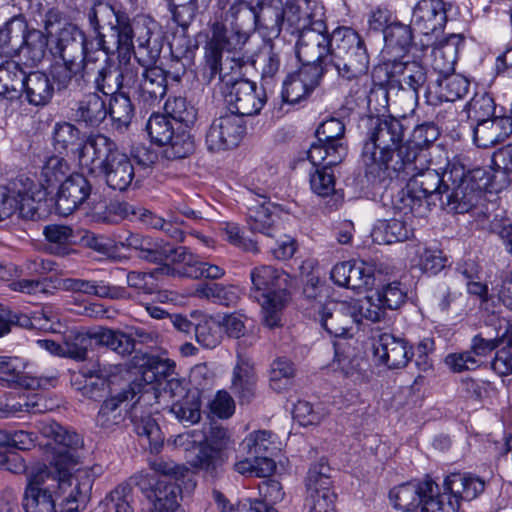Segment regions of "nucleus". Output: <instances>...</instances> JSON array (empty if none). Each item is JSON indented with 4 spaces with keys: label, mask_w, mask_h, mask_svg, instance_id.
<instances>
[{
    "label": "nucleus",
    "mask_w": 512,
    "mask_h": 512,
    "mask_svg": "<svg viewBox=\"0 0 512 512\" xmlns=\"http://www.w3.org/2000/svg\"><path fill=\"white\" fill-rule=\"evenodd\" d=\"M436 492L437 484L425 478L394 487L389 498L395 508L406 512H455L456 501L444 503L442 498H435Z\"/></svg>",
    "instance_id": "obj_7"
},
{
    "label": "nucleus",
    "mask_w": 512,
    "mask_h": 512,
    "mask_svg": "<svg viewBox=\"0 0 512 512\" xmlns=\"http://www.w3.org/2000/svg\"><path fill=\"white\" fill-rule=\"evenodd\" d=\"M248 41V35L238 31L231 37H227V29L221 22H214L211 25L210 36L205 45V64L202 71V78L210 84L217 77L221 79V61L224 51L241 50Z\"/></svg>",
    "instance_id": "obj_10"
},
{
    "label": "nucleus",
    "mask_w": 512,
    "mask_h": 512,
    "mask_svg": "<svg viewBox=\"0 0 512 512\" xmlns=\"http://www.w3.org/2000/svg\"><path fill=\"white\" fill-rule=\"evenodd\" d=\"M445 200H440L444 210L454 214H464L477 207L482 198L467 185L449 181L448 189H444Z\"/></svg>",
    "instance_id": "obj_38"
},
{
    "label": "nucleus",
    "mask_w": 512,
    "mask_h": 512,
    "mask_svg": "<svg viewBox=\"0 0 512 512\" xmlns=\"http://www.w3.org/2000/svg\"><path fill=\"white\" fill-rule=\"evenodd\" d=\"M105 99L97 93L85 94L73 108L75 121L88 127H98L107 117Z\"/></svg>",
    "instance_id": "obj_40"
},
{
    "label": "nucleus",
    "mask_w": 512,
    "mask_h": 512,
    "mask_svg": "<svg viewBox=\"0 0 512 512\" xmlns=\"http://www.w3.org/2000/svg\"><path fill=\"white\" fill-rule=\"evenodd\" d=\"M316 23V27H310L298 33L296 56L302 66L321 67L324 74L328 72L327 62L333 49V33L328 34L326 23Z\"/></svg>",
    "instance_id": "obj_12"
},
{
    "label": "nucleus",
    "mask_w": 512,
    "mask_h": 512,
    "mask_svg": "<svg viewBox=\"0 0 512 512\" xmlns=\"http://www.w3.org/2000/svg\"><path fill=\"white\" fill-rule=\"evenodd\" d=\"M416 158L411 159L412 169L404 168L393 171L392 178L409 177L406 190L401 196L400 209L404 210L406 215L408 212L416 217H425L437 201L444 196V189L449 187V177L447 169L444 173H439L435 169L426 167L428 163V153L418 151Z\"/></svg>",
    "instance_id": "obj_3"
},
{
    "label": "nucleus",
    "mask_w": 512,
    "mask_h": 512,
    "mask_svg": "<svg viewBox=\"0 0 512 512\" xmlns=\"http://www.w3.org/2000/svg\"><path fill=\"white\" fill-rule=\"evenodd\" d=\"M392 74L402 77L401 82L413 92L416 101L420 98V93L423 92L425 102L430 103L432 92H435L434 88L437 87L435 80H430L425 66L417 61L394 62Z\"/></svg>",
    "instance_id": "obj_26"
},
{
    "label": "nucleus",
    "mask_w": 512,
    "mask_h": 512,
    "mask_svg": "<svg viewBox=\"0 0 512 512\" xmlns=\"http://www.w3.org/2000/svg\"><path fill=\"white\" fill-rule=\"evenodd\" d=\"M12 325L27 329L52 330L54 324L59 322V315L52 306H44L31 315L12 313L10 311Z\"/></svg>",
    "instance_id": "obj_50"
},
{
    "label": "nucleus",
    "mask_w": 512,
    "mask_h": 512,
    "mask_svg": "<svg viewBox=\"0 0 512 512\" xmlns=\"http://www.w3.org/2000/svg\"><path fill=\"white\" fill-rule=\"evenodd\" d=\"M92 186L85 176L71 174L61 184L56 200L59 214L68 216L80 207L91 195Z\"/></svg>",
    "instance_id": "obj_27"
},
{
    "label": "nucleus",
    "mask_w": 512,
    "mask_h": 512,
    "mask_svg": "<svg viewBox=\"0 0 512 512\" xmlns=\"http://www.w3.org/2000/svg\"><path fill=\"white\" fill-rule=\"evenodd\" d=\"M122 18L123 16L117 15L114 8L110 4L104 2H97L94 4V6L88 12V20L90 26L97 34L96 45H98L101 38L105 40L106 37L101 33V29H103L105 26H109L111 29L112 26L117 24V20Z\"/></svg>",
    "instance_id": "obj_61"
},
{
    "label": "nucleus",
    "mask_w": 512,
    "mask_h": 512,
    "mask_svg": "<svg viewBox=\"0 0 512 512\" xmlns=\"http://www.w3.org/2000/svg\"><path fill=\"white\" fill-rule=\"evenodd\" d=\"M56 54L62 60L87 62L91 51H105L99 44L88 41L85 34L75 25L67 24L58 33Z\"/></svg>",
    "instance_id": "obj_23"
},
{
    "label": "nucleus",
    "mask_w": 512,
    "mask_h": 512,
    "mask_svg": "<svg viewBox=\"0 0 512 512\" xmlns=\"http://www.w3.org/2000/svg\"><path fill=\"white\" fill-rule=\"evenodd\" d=\"M74 461V458L60 456L54 463V470H49L47 465L32 469L23 500L26 512H56L53 493L63 496L67 504L76 503L70 510H78L80 504L85 503L91 483L88 480L74 482L68 479Z\"/></svg>",
    "instance_id": "obj_2"
},
{
    "label": "nucleus",
    "mask_w": 512,
    "mask_h": 512,
    "mask_svg": "<svg viewBox=\"0 0 512 512\" xmlns=\"http://www.w3.org/2000/svg\"><path fill=\"white\" fill-rule=\"evenodd\" d=\"M44 196L29 178L20 177L10 187H0V221L17 211L26 218L34 217L38 210L37 201Z\"/></svg>",
    "instance_id": "obj_11"
},
{
    "label": "nucleus",
    "mask_w": 512,
    "mask_h": 512,
    "mask_svg": "<svg viewBox=\"0 0 512 512\" xmlns=\"http://www.w3.org/2000/svg\"><path fill=\"white\" fill-rule=\"evenodd\" d=\"M173 266L165 265L160 268L162 274L188 277L198 279L201 278V260L193 253L189 252L186 247L173 248L170 258Z\"/></svg>",
    "instance_id": "obj_44"
},
{
    "label": "nucleus",
    "mask_w": 512,
    "mask_h": 512,
    "mask_svg": "<svg viewBox=\"0 0 512 512\" xmlns=\"http://www.w3.org/2000/svg\"><path fill=\"white\" fill-rule=\"evenodd\" d=\"M137 42L136 57L140 62L153 63L162 50V32L160 25L149 16H138L134 22Z\"/></svg>",
    "instance_id": "obj_22"
},
{
    "label": "nucleus",
    "mask_w": 512,
    "mask_h": 512,
    "mask_svg": "<svg viewBox=\"0 0 512 512\" xmlns=\"http://www.w3.org/2000/svg\"><path fill=\"white\" fill-rule=\"evenodd\" d=\"M196 48L197 46L192 44L189 38L185 36L174 37L170 43V49L175 60H172L170 70L166 71L167 77L172 78L174 81H179L186 71V65L182 59H190Z\"/></svg>",
    "instance_id": "obj_56"
},
{
    "label": "nucleus",
    "mask_w": 512,
    "mask_h": 512,
    "mask_svg": "<svg viewBox=\"0 0 512 512\" xmlns=\"http://www.w3.org/2000/svg\"><path fill=\"white\" fill-rule=\"evenodd\" d=\"M411 233L406 220L394 217L378 220L371 231V237L374 243L385 245L405 241Z\"/></svg>",
    "instance_id": "obj_45"
},
{
    "label": "nucleus",
    "mask_w": 512,
    "mask_h": 512,
    "mask_svg": "<svg viewBox=\"0 0 512 512\" xmlns=\"http://www.w3.org/2000/svg\"><path fill=\"white\" fill-rule=\"evenodd\" d=\"M23 89L28 102L35 106L46 105L52 98L54 87L43 72H31L27 75Z\"/></svg>",
    "instance_id": "obj_48"
},
{
    "label": "nucleus",
    "mask_w": 512,
    "mask_h": 512,
    "mask_svg": "<svg viewBox=\"0 0 512 512\" xmlns=\"http://www.w3.org/2000/svg\"><path fill=\"white\" fill-rule=\"evenodd\" d=\"M323 464L312 466L306 480L305 509L307 512H334L336 494Z\"/></svg>",
    "instance_id": "obj_17"
},
{
    "label": "nucleus",
    "mask_w": 512,
    "mask_h": 512,
    "mask_svg": "<svg viewBox=\"0 0 512 512\" xmlns=\"http://www.w3.org/2000/svg\"><path fill=\"white\" fill-rule=\"evenodd\" d=\"M95 134H91L86 139L82 137L81 131L72 123H56L53 128V146L60 153H73L78 156L81 164L82 152L90 139Z\"/></svg>",
    "instance_id": "obj_39"
},
{
    "label": "nucleus",
    "mask_w": 512,
    "mask_h": 512,
    "mask_svg": "<svg viewBox=\"0 0 512 512\" xmlns=\"http://www.w3.org/2000/svg\"><path fill=\"white\" fill-rule=\"evenodd\" d=\"M443 78L435 80V92H432L430 105H436L438 102H454L464 97L469 90V81L459 74H442Z\"/></svg>",
    "instance_id": "obj_42"
},
{
    "label": "nucleus",
    "mask_w": 512,
    "mask_h": 512,
    "mask_svg": "<svg viewBox=\"0 0 512 512\" xmlns=\"http://www.w3.org/2000/svg\"><path fill=\"white\" fill-rule=\"evenodd\" d=\"M263 15H274L273 26H281L285 19L290 25L294 26L297 32L310 27H316L317 23L325 24V11L324 7L319 0H289L285 9L281 8H263ZM263 26L269 28L268 23H263Z\"/></svg>",
    "instance_id": "obj_13"
},
{
    "label": "nucleus",
    "mask_w": 512,
    "mask_h": 512,
    "mask_svg": "<svg viewBox=\"0 0 512 512\" xmlns=\"http://www.w3.org/2000/svg\"><path fill=\"white\" fill-rule=\"evenodd\" d=\"M58 287L64 291L95 295L101 298L126 299L129 296L124 287L110 285L104 281L64 278L58 281Z\"/></svg>",
    "instance_id": "obj_37"
},
{
    "label": "nucleus",
    "mask_w": 512,
    "mask_h": 512,
    "mask_svg": "<svg viewBox=\"0 0 512 512\" xmlns=\"http://www.w3.org/2000/svg\"><path fill=\"white\" fill-rule=\"evenodd\" d=\"M92 335L95 338V344L106 346L119 355H129L134 350V340L119 330L95 327V332Z\"/></svg>",
    "instance_id": "obj_53"
},
{
    "label": "nucleus",
    "mask_w": 512,
    "mask_h": 512,
    "mask_svg": "<svg viewBox=\"0 0 512 512\" xmlns=\"http://www.w3.org/2000/svg\"><path fill=\"white\" fill-rule=\"evenodd\" d=\"M69 172V165L67 161L59 156H51L45 162L41 170V182L36 184L33 180H29L41 189L44 196L38 201L45 199L49 187L54 186L58 182L62 181L67 173Z\"/></svg>",
    "instance_id": "obj_55"
},
{
    "label": "nucleus",
    "mask_w": 512,
    "mask_h": 512,
    "mask_svg": "<svg viewBox=\"0 0 512 512\" xmlns=\"http://www.w3.org/2000/svg\"><path fill=\"white\" fill-rule=\"evenodd\" d=\"M110 96L107 110L113 126L116 129L127 128L134 116V108L130 98L124 93H114Z\"/></svg>",
    "instance_id": "obj_62"
},
{
    "label": "nucleus",
    "mask_w": 512,
    "mask_h": 512,
    "mask_svg": "<svg viewBox=\"0 0 512 512\" xmlns=\"http://www.w3.org/2000/svg\"><path fill=\"white\" fill-rule=\"evenodd\" d=\"M110 32V36L113 38L112 45L105 39L107 44L113 49L109 51V54L117 51L122 58H129L134 47V25H132L127 18L123 17L117 20V24L112 26Z\"/></svg>",
    "instance_id": "obj_57"
},
{
    "label": "nucleus",
    "mask_w": 512,
    "mask_h": 512,
    "mask_svg": "<svg viewBox=\"0 0 512 512\" xmlns=\"http://www.w3.org/2000/svg\"><path fill=\"white\" fill-rule=\"evenodd\" d=\"M512 134L511 116H496L476 124L473 130L475 144L489 148L505 141Z\"/></svg>",
    "instance_id": "obj_36"
},
{
    "label": "nucleus",
    "mask_w": 512,
    "mask_h": 512,
    "mask_svg": "<svg viewBox=\"0 0 512 512\" xmlns=\"http://www.w3.org/2000/svg\"><path fill=\"white\" fill-rule=\"evenodd\" d=\"M103 55L98 51L88 53L87 62L76 60H62V64H56L52 68L53 80L57 83L58 89H65L70 86L81 87L83 82L97 76L99 67L103 64Z\"/></svg>",
    "instance_id": "obj_18"
},
{
    "label": "nucleus",
    "mask_w": 512,
    "mask_h": 512,
    "mask_svg": "<svg viewBox=\"0 0 512 512\" xmlns=\"http://www.w3.org/2000/svg\"><path fill=\"white\" fill-rule=\"evenodd\" d=\"M95 332L94 328L72 330L64 337V351L65 357L84 361L87 358L89 349L95 343V338L92 335Z\"/></svg>",
    "instance_id": "obj_51"
},
{
    "label": "nucleus",
    "mask_w": 512,
    "mask_h": 512,
    "mask_svg": "<svg viewBox=\"0 0 512 512\" xmlns=\"http://www.w3.org/2000/svg\"><path fill=\"white\" fill-rule=\"evenodd\" d=\"M322 77L323 68L302 66L284 80L281 93L283 101L290 104L300 102L318 86Z\"/></svg>",
    "instance_id": "obj_25"
},
{
    "label": "nucleus",
    "mask_w": 512,
    "mask_h": 512,
    "mask_svg": "<svg viewBox=\"0 0 512 512\" xmlns=\"http://www.w3.org/2000/svg\"><path fill=\"white\" fill-rule=\"evenodd\" d=\"M241 448L250 456H268L270 458L277 450L274 434L266 430L248 434L242 441Z\"/></svg>",
    "instance_id": "obj_60"
},
{
    "label": "nucleus",
    "mask_w": 512,
    "mask_h": 512,
    "mask_svg": "<svg viewBox=\"0 0 512 512\" xmlns=\"http://www.w3.org/2000/svg\"><path fill=\"white\" fill-rule=\"evenodd\" d=\"M167 387L172 396H179L181 399L172 402L170 412L183 423L195 424L201 418V401L197 390L186 391L181 382L171 379Z\"/></svg>",
    "instance_id": "obj_31"
},
{
    "label": "nucleus",
    "mask_w": 512,
    "mask_h": 512,
    "mask_svg": "<svg viewBox=\"0 0 512 512\" xmlns=\"http://www.w3.org/2000/svg\"><path fill=\"white\" fill-rule=\"evenodd\" d=\"M213 436L221 440L220 446L215 447L210 443L201 442L197 445V453L188 461L192 467L204 471L211 477H216L227 459L221 446L226 445L228 438L226 430L220 428L213 431Z\"/></svg>",
    "instance_id": "obj_30"
},
{
    "label": "nucleus",
    "mask_w": 512,
    "mask_h": 512,
    "mask_svg": "<svg viewBox=\"0 0 512 512\" xmlns=\"http://www.w3.org/2000/svg\"><path fill=\"white\" fill-rule=\"evenodd\" d=\"M137 384L129 385L128 389L123 390L116 396L106 399L100 407L96 422L102 428H111L120 424L124 419V414L120 405L128 400H132L136 395Z\"/></svg>",
    "instance_id": "obj_43"
},
{
    "label": "nucleus",
    "mask_w": 512,
    "mask_h": 512,
    "mask_svg": "<svg viewBox=\"0 0 512 512\" xmlns=\"http://www.w3.org/2000/svg\"><path fill=\"white\" fill-rule=\"evenodd\" d=\"M146 477L155 497L150 512H183L177 500L180 489L175 483L162 481L155 483L154 476Z\"/></svg>",
    "instance_id": "obj_47"
},
{
    "label": "nucleus",
    "mask_w": 512,
    "mask_h": 512,
    "mask_svg": "<svg viewBox=\"0 0 512 512\" xmlns=\"http://www.w3.org/2000/svg\"><path fill=\"white\" fill-rule=\"evenodd\" d=\"M333 40L328 71L334 70L343 83L366 86L370 60L362 37L350 27H338Z\"/></svg>",
    "instance_id": "obj_5"
},
{
    "label": "nucleus",
    "mask_w": 512,
    "mask_h": 512,
    "mask_svg": "<svg viewBox=\"0 0 512 512\" xmlns=\"http://www.w3.org/2000/svg\"><path fill=\"white\" fill-rule=\"evenodd\" d=\"M250 278L255 289L261 292L263 324L270 329L280 326L288 301L287 275L273 266L262 265L251 270Z\"/></svg>",
    "instance_id": "obj_6"
},
{
    "label": "nucleus",
    "mask_w": 512,
    "mask_h": 512,
    "mask_svg": "<svg viewBox=\"0 0 512 512\" xmlns=\"http://www.w3.org/2000/svg\"><path fill=\"white\" fill-rule=\"evenodd\" d=\"M256 376L251 358L239 349L236 352V364L233 368L231 390L241 403L250 402L254 396Z\"/></svg>",
    "instance_id": "obj_34"
},
{
    "label": "nucleus",
    "mask_w": 512,
    "mask_h": 512,
    "mask_svg": "<svg viewBox=\"0 0 512 512\" xmlns=\"http://www.w3.org/2000/svg\"><path fill=\"white\" fill-rule=\"evenodd\" d=\"M374 356L389 369L405 367L413 353L408 343L390 333H382L374 343Z\"/></svg>",
    "instance_id": "obj_29"
},
{
    "label": "nucleus",
    "mask_w": 512,
    "mask_h": 512,
    "mask_svg": "<svg viewBox=\"0 0 512 512\" xmlns=\"http://www.w3.org/2000/svg\"><path fill=\"white\" fill-rule=\"evenodd\" d=\"M26 77L17 62L7 60L2 63L0 65V95L13 97V93L23 89Z\"/></svg>",
    "instance_id": "obj_58"
},
{
    "label": "nucleus",
    "mask_w": 512,
    "mask_h": 512,
    "mask_svg": "<svg viewBox=\"0 0 512 512\" xmlns=\"http://www.w3.org/2000/svg\"><path fill=\"white\" fill-rule=\"evenodd\" d=\"M294 376V363L285 357H278L270 365L269 385L277 393L284 392L293 385Z\"/></svg>",
    "instance_id": "obj_59"
},
{
    "label": "nucleus",
    "mask_w": 512,
    "mask_h": 512,
    "mask_svg": "<svg viewBox=\"0 0 512 512\" xmlns=\"http://www.w3.org/2000/svg\"><path fill=\"white\" fill-rule=\"evenodd\" d=\"M81 166L90 173L99 170L108 187L113 190H127L135 178L134 166L129 156L119 150L114 140L100 133L94 135L85 146Z\"/></svg>",
    "instance_id": "obj_4"
},
{
    "label": "nucleus",
    "mask_w": 512,
    "mask_h": 512,
    "mask_svg": "<svg viewBox=\"0 0 512 512\" xmlns=\"http://www.w3.org/2000/svg\"><path fill=\"white\" fill-rule=\"evenodd\" d=\"M461 45H464V38L460 34H450L438 43L430 40L423 43V46H432L431 65L440 75L454 71Z\"/></svg>",
    "instance_id": "obj_32"
},
{
    "label": "nucleus",
    "mask_w": 512,
    "mask_h": 512,
    "mask_svg": "<svg viewBox=\"0 0 512 512\" xmlns=\"http://www.w3.org/2000/svg\"><path fill=\"white\" fill-rule=\"evenodd\" d=\"M354 307L350 301H328L317 305V320L328 334L334 337H350L356 325Z\"/></svg>",
    "instance_id": "obj_20"
},
{
    "label": "nucleus",
    "mask_w": 512,
    "mask_h": 512,
    "mask_svg": "<svg viewBox=\"0 0 512 512\" xmlns=\"http://www.w3.org/2000/svg\"><path fill=\"white\" fill-rule=\"evenodd\" d=\"M37 428L39 432L54 441L55 445L53 449V456L50 464L47 465L49 470H54V463L58 457L63 458H74L73 469L69 471L68 479L77 482L89 481L87 472L80 468V457L77 454V450L83 446V440L81 436L75 431H69L62 427L59 423L51 419H44L38 422Z\"/></svg>",
    "instance_id": "obj_9"
},
{
    "label": "nucleus",
    "mask_w": 512,
    "mask_h": 512,
    "mask_svg": "<svg viewBox=\"0 0 512 512\" xmlns=\"http://www.w3.org/2000/svg\"><path fill=\"white\" fill-rule=\"evenodd\" d=\"M121 246L136 250L140 259L151 263H162L168 260L173 251V247L163 240L138 233H129L121 242Z\"/></svg>",
    "instance_id": "obj_33"
},
{
    "label": "nucleus",
    "mask_w": 512,
    "mask_h": 512,
    "mask_svg": "<svg viewBox=\"0 0 512 512\" xmlns=\"http://www.w3.org/2000/svg\"><path fill=\"white\" fill-rule=\"evenodd\" d=\"M452 182L463 183L469 189L477 192L483 199L485 192H498L502 186L495 181L496 175H492L488 168L476 167L466 171L463 164L459 161L449 162L447 164V175Z\"/></svg>",
    "instance_id": "obj_24"
},
{
    "label": "nucleus",
    "mask_w": 512,
    "mask_h": 512,
    "mask_svg": "<svg viewBox=\"0 0 512 512\" xmlns=\"http://www.w3.org/2000/svg\"><path fill=\"white\" fill-rule=\"evenodd\" d=\"M48 35L38 29H26L19 51L26 58L27 64L34 66L44 59L48 46Z\"/></svg>",
    "instance_id": "obj_54"
},
{
    "label": "nucleus",
    "mask_w": 512,
    "mask_h": 512,
    "mask_svg": "<svg viewBox=\"0 0 512 512\" xmlns=\"http://www.w3.org/2000/svg\"><path fill=\"white\" fill-rule=\"evenodd\" d=\"M137 97L147 106L158 104L167 92V74L158 66L146 67L141 73Z\"/></svg>",
    "instance_id": "obj_35"
},
{
    "label": "nucleus",
    "mask_w": 512,
    "mask_h": 512,
    "mask_svg": "<svg viewBox=\"0 0 512 512\" xmlns=\"http://www.w3.org/2000/svg\"><path fill=\"white\" fill-rule=\"evenodd\" d=\"M345 124L338 118L323 121L316 129L317 142L311 144L307 157L312 165L335 166L347 155Z\"/></svg>",
    "instance_id": "obj_8"
},
{
    "label": "nucleus",
    "mask_w": 512,
    "mask_h": 512,
    "mask_svg": "<svg viewBox=\"0 0 512 512\" xmlns=\"http://www.w3.org/2000/svg\"><path fill=\"white\" fill-rule=\"evenodd\" d=\"M131 419L137 435L147 442L152 453H157L163 445L164 436L155 419L150 414L140 412L139 400L132 407Z\"/></svg>",
    "instance_id": "obj_41"
},
{
    "label": "nucleus",
    "mask_w": 512,
    "mask_h": 512,
    "mask_svg": "<svg viewBox=\"0 0 512 512\" xmlns=\"http://www.w3.org/2000/svg\"><path fill=\"white\" fill-rule=\"evenodd\" d=\"M26 22L21 17H13L0 28V53L12 56L22 45Z\"/></svg>",
    "instance_id": "obj_52"
},
{
    "label": "nucleus",
    "mask_w": 512,
    "mask_h": 512,
    "mask_svg": "<svg viewBox=\"0 0 512 512\" xmlns=\"http://www.w3.org/2000/svg\"><path fill=\"white\" fill-rule=\"evenodd\" d=\"M265 93L256 83L240 79L233 82L225 95V102L231 114L257 115L265 104Z\"/></svg>",
    "instance_id": "obj_19"
},
{
    "label": "nucleus",
    "mask_w": 512,
    "mask_h": 512,
    "mask_svg": "<svg viewBox=\"0 0 512 512\" xmlns=\"http://www.w3.org/2000/svg\"><path fill=\"white\" fill-rule=\"evenodd\" d=\"M245 133V120L227 113L212 120L205 133V145L211 152L226 151L236 147Z\"/></svg>",
    "instance_id": "obj_16"
},
{
    "label": "nucleus",
    "mask_w": 512,
    "mask_h": 512,
    "mask_svg": "<svg viewBox=\"0 0 512 512\" xmlns=\"http://www.w3.org/2000/svg\"><path fill=\"white\" fill-rule=\"evenodd\" d=\"M406 127L393 116L369 119L367 140L362 150L365 175L372 181L392 178L393 171L412 169L410 158L415 159L417 150L405 145Z\"/></svg>",
    "instance_id": "obj_1"
},
{
    "label": "nucleus",
    "mask_w": 512,
    "mask_h": 512,
    "mask_svg": "<svg viewBox=\"0 0 512 512\" xmlns=\"http://www.w3.org/2000/svg\"><path fill=\"white\" fill-rule=\"evenodd\" d=\"M275 468V461L268 456L249 455L234 464L235 471L246 476L267 477L274 472Z\"/></svg>",
    "instance_id": "obj_64"
},
{
    "label": "nucleus",
    "mask_w": 512,
    "mask_h": 512,
    "mask_svg": "<svg viewBox=\"0 0 512 512\" xmlns=\"http://www.w3.org/2000/svg\"><path fill=\"white\" fill-rule=\"evenodd\" d=\"M43 234L46 240L51 244V251L60 256L68 255L71 251L69 245L73 242V229L66 225L50 224L47 225Z\"/></svg>",
    "instance_id": "obj_63"
},
{
    "label": "nucleus",
    "mask_w": 512,
    "mask_h": 512,
    "mask_svg": "<svg viewBox=\"0 0 512 512\" xmlns=\"http://www.w3.org/2000/svg\"><path fill=\"white\" fill-rule=\"evenodd\" d=\"M267 15L257 14L255 9L246 1L244 0H237L235 1L225 15V20L230 21L231 24H235L234 31L228 35L227 37H231L233 34L237 33L238 31L246 33L248 36V32L244 30L245 27H252L254 28L261 22V17L266 19Z\"/></svg>",
    "instance_id": "obj_49"
},
{
    "label": "nucleus",
    "mask_w": 512,
    "mask_h": 512,
    "mask_svg": "<svg viewBox=\"0 0 512 512\" xmlns=\"http://www.w3.org/2000/svg\"><path fill=\"white\" fill-rule=\"evenodd\" d=\"M194 331L197 343L204 349H215L223 340V332L218 319L201 313H193Z\"/></svg>",
    "instance_id": "obj_46"
},
{
    "label": "nucleus",
    "mask_w": 512,
    "mask_h": 512,
    "mask_svg": "<svg viewBox=\"0 0 512 512\" xmlns=\"http://www.w3.org/2000/svg\"><path fill=\"white\" fill-rule=\"evenodd\" d=\"M452 9L450 2L444 0H420L412 11L413 30L428 40H436L443 33L448 13Z\"/></svg>",
    "instance_id": "obj_15"
},
{
    "label": "nucleus",
    "mask_w": 512,
    "mask_h": 512,
    "mask_svg": "<svg viewBox=\"0 0 512 512\" xmlns=\"http://www.w3.org/2000/svg\"><path fill=\"white\" fill-rule=\"evenodd\" d=\"M25 363L18 357H0V379L8 386L24 389H46L54 378L35 377L24 372Z\"/></svg>",
    "instance_id": "obj_28"
},
{
    "label": "nucleus",
    "mask_w": 512,
    "mask_h": 512,
    "mask_svg": "<svg viewBox=\"0 0 512 512\" xmlns=\"http://www.w3.org/2000/svg\"><path fill=\"white\" fill-rule=\"evenodd\" d=\"M105 51H98L103 56V64L100 65L97 76L94 77V85L97 91L105 96L116 93L119 89L128 88L135 89L137 94L138 85L140 83L138 68L125 66L122 70H118L109 57V51L113 50L107 42L101 38L98 43Z\"/></svg>",
    "instance_id": "obj_14"
},
{
    "label": "nucleus",
    "mask_w": 512,
    "mask_h": 512,
    "mask_svg": "<svg viewBox=\"0 0 512 512\" xmlns=\"http://www.w3.org/2000/svg\"><path fill=\"white\" fill-rule=\"evenodd\" d=\"M279 210V206L268 201L264 195L257 194V198L248 199L247 224L250 231L270 238L276 237L279 232Z\"/></svg>",
    "instance_id": "obj_21"
}]
</instances>
